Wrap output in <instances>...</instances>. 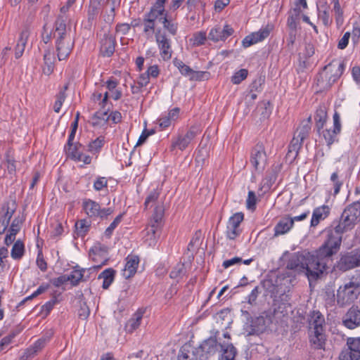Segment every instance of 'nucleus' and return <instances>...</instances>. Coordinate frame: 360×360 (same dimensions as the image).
I'll use <instances>...</instances> for the list:
<instances>
[{
  "label": "nucleus",
  "instance_id": "obj_44",
  "mask_svg": "<svg viewBox=\"0 0 360 360\" xmlns=\"http://www.w3.org/2000/svg\"><path fill=\"white\" fill-rule=\"evenodd\" d=\"M127 262L124 270H136L139 267V258L136 255H130L126 258Z\"/></svg>",
  "mask_w": 360,
  "mask_h": 360
},
{
  "label": "nucleus",
  "instance_id": "obj_30",
  "mask_svg": "<svg viewBox=\"0 0 360 360\" xmlns=\"http://www.w3.org/2000/svg\"><path fill=\"white\" fill-rule=\"evenodd\" d=\"M54 63V54L50 50H46L44 54V65L42 67V71L44 75H50L53 72Z\"/></svg>",
  "mask_w": 360,
  "mask_h": 360
},
{
  "label": "nucleus",
  "instance_id": "obj_8",
  "mask_svg": "<svg viewBox=\"0 0 360 360\" xmlns=\"http://www.w3.org/2000/svg\"><path fill=\"white\" fill-rule=\"evenodd\" d=\"M200 129L198 125L191 126L185 132L179 133L173 137L171 143V150L177 148L181 151L191 146L195 138L200 134Z\"/></svg>",
  "mask_w": 360,
  "mask_h": 360
},
{
  "label": "nucleus",
  "instance_id": "obj_50",
  "mask_svg": "<svg viewBox=\"0 0 360 360\" xmlns=\"http://www.w3.org/2000/svg\"><path fill=\"white\" fill-rule=\"evenodd\" d=\"M89 226H90V224L88 223V221L86 219H82V220L78 221L75 224V228L77 230V235H79V236L85 235L88 232Z\"/></svg>",
  "mask_w": 360,
  "mask_h": 360
},
{
  "label": "nucleus",
  "instance_id": "obj_59",
  "mask_svg": "<svg viewBox=\"0 0 360 360\" xmlns=\"http://www.w3.org/2000/svg\"><path fill=\"white\" fill-rule=\"evenodd\" d=\"M200 233L196 232L188 245V247H187L188 252H193V251H195V250L197 249V248L198 247V245L200 244Z\"/></svg>",
  "mask_w": 360,
  "mask_h": 360
},
{
  "label": "nucleus",
  "instance_id": "obj_14",
  "mask_svg": "<svg viewBox=\"0 0 360 360\" xmlns=\"http://www.w3.org/2000/svg\"><path fill=\"white\" fill-rule=\"evenodd\" d=\"M347 345L349 351L342 352L340 360H359L360 359V337L348 338Z\"/></svg>",
  "mask_w": 360,
  "mask_h": 360
},
{
  "label": "nucleus",
  "instance_id": "obj_48",
  "mask_svg": "<svg viewBox=\"0 0 360 360\" xmlns=\"http://www.w3.org/2000/svg\"><path fill=\"white\" fill-rule=\"evenodd\" d=\"M321 8H324V9L319 10V19L322 21L325 26H328L332 22L329 15V9L327 6H322Z\"/></svg>",
  "mask_w": 360,
  "mask_h": 360
},
{
  "label": "nucleus",
  "instance_id": "obj_17",
  "mask_svg": "<svg viewBox=\"0 0 360 360\" xmlns=\"http://www.w3.org/2000/svg\"><path fill=\"white\" fill-rule=\"evenodd\" d=\"M333 118V129H326L323 130L321 132L323 137L328 146L335 142L337 135L341 131L340 117L337 111H335Z\"/></svg>",
  "mask_w": 360,
  "mask_h": 360
},
{
  "label": "nucleus",
  "instance_id": "obj_64",
  "mask_svg": "<svg viewBox=\"0 0 360 360\" xmlns=\"http://www.w3.org/2000/svg\"><path fill=\"white\" fill-rule=\"evenodd\" d=\"M108 186V180L105 177L100 176L96 179L94 183V188L97 191H101Z\"/></svg>",
  "mask_w": 360,
  "mask_h": 360
},
{
  "label": "nucleus",
  "instance_id": "obj_12",
  "mask_svg": "<svg viewBox=\"0 0 360 360\" xmlns=\"http://www.w3.org/2000/svg\"><path fill=\"white\" fill-rule=\"evenodd\" d=\"M250 161L256 170L262 171L264 169L267 156L263 143H258L252 149Z\"/></svg>",
  "mask_w": 360,
  "mask_h": 360
},
{
  "label": "nucleus",
  "instance_id": "obj_45",
  "mask_svg": "<svg viewBox=\"0 0 360 360\" xmlns=\"http://www.w3.org/2000/svg\"><path fill=\"white\" fill-rule=\"evenodd\" d=\"M164 216V208L162 205H157L155 207L154 212L152 216L151 222L158 224L161 226L162 220Z\"/></svg>",
  "mask_w": 360,
  "mask_h": 360
},
{
  "label": "nucleus",
  "instance_id": "obj_54",
  "mask_svg": "<svg viewBox=\"0 0 360 360\" xmlns=\"http://www.w3.org/2000/svg\"><path fill=\"white\" fill-rule=\"evenodd\" d=\"M243 213L236 212L229 218L228 224L231 226H236V228L239 229V226L240 223L243 221Z\"/></svg>",
  "mask_w": 360,
  "mask_h": 360
},
{
  "label": "nucleus",
  "instance_id": "obj_25",
  "mask_svg": "<svg viewBox=\"0 0 360 360\" xmlns=\"http://www.w3.org/2000/svg\"><path fill=\"white\" fill-rule=\"evenodd\" d=\"M29 36L30 30L27 27H25L20 32L16 46L15 47V58L18 59L22 56Z\"/></svg>",
  "mask_w": 360,
  "mask_h": 360
},
{
  "label": "nucleus",
  "instance_id": "obj_24",
  "mask_svg": "<svg viewBox=\"0 0 360 360\" xmlns=\"http://www.w3.org/2000/svg\"><path fill=\"white\" fill-rule=\"evenodd\" d=\"M340 270H349L360 266V253L343 255L340 260Z\"/></svg>",
  "mask_w": 360,
  "mask_h": 360
},
{
  "label": "nucleus",
  "instance_id": "obj_18",
  "mask_svg": "<svg viewBox=\"0 0 360 360\" xmlns=\"http://www.w3.org/2000/svg\"><path fill=\"white\" fill-rule=\"evenodd\" d=\"M309 342L310 346L316 350H325L326 345V335L325 330H309Z\"/></svg>",
  "mask_w": 360,
  "mask_h": 360
},
{
  "label": "nucleus",
  "instance_id": "obj_52",
  "mask_svg": "<svg viewBox=\"0 0 360 360\" xmlns=\"http://www.w3.org/2000/svg\"><path fill=\"white\" fill-rule=\"evenodd\" d=\"M248 75V71L246 69H241L235 72L234 75L231 77V82L234 84H238L247 78Z\"/></svg>",
  "mask_w": 360,
  "mask_h": 360
},
{
  "label": "nucleus",
  "instance_id": "obj_28",
  "mask_svg": "<svg viewBox=\"0 0 360 360\" xmlns=\"http://www.w3.org/2000/svg\"><path fill=\"white\" fill-rule=\"evenodd\" d=\"M293 226V221L289 215L283 217L274 227L275 237L288 233Z\"/></svg>",
  "mask_w": 360,
  "mask_h": 360
},
{
  "label": "nucleus",
  "instance_id": "obj_6",
  "mask_svg": "<svg viewBox=\"0 0 360 360\" xmlns=\"http://www.w3.org/2000/svg\"><path fill=\"white\" fill-rule=\"evenodd\" d=\"M176 15L174 16L172 15H169L167 12L164 13V14H161L158 16V18L152 21L151 24H148V18H143V34L150 37L155 32L156 24L158 22H161L163 25V27L169 32L172 36H174L177 34L179 24L176 21Z\"/></svg>",
  "mask_w": 360,
  "mask_h": 360
},
{
  "label": "nucleus",
  "instance_id": "obj_42",
  "mask_svg": "<svg viewBox=\"0 0 360 360\" xmlns=\"http://www.w3.org/2000/svg\"><path fill=\"white\" fill-rule=\"evenodd\" d=\"M160 192L158 189H153L151 191L146 198L144 202L145 209H148L149 207H152L158 199L159 198Z\"/></svg>",
  "mask_w": 360,
  "mask_h": 360
},
{
  "label": "nucleus",
  "instance_id": "obj_15",
  "mask_svg": "<svg viewBox=\"0 0 360 360\" xmlns=\"http://www.w3.org/2000/svg\"><path fill=\"white\" fill-rule=\"evenodd\" d=\"M155 41L160 50V55L163 60H169L172 56L171 40L166 34H160V30L155 34Z\"/></svg>",
  "mask_w": 360,
  "mask_h": 360
},
{
  "label": "nucleus",
  "instance_id": "obj_40",
  "mask_svg": "<svg viewBox=\"0 0 360 360\" xmlns=\"http://www.w3.org/2000/svg\"><path fill=\"white\" fill-rule=\"evenodd\" d=\"M278 175L277 167L271 168V171L268 172L266 177L263 179L262 182L264 186L269 188L275 183Z\"/></svg>",
  "mask_w": 360,
  "mask_h": 360
},
{
  "label": "nucleus",
  "instance_id": "obj_16",
  "mask_svg": "<svg viewBox=\"0 0 360 360\" xmlns=\"http://www.w3.org/2000/svg\"><path fill=\"white\" fill-rule=\"evenodd\" d=\"M233 33L234 30L233 27L230 25L226 24L223 27L220 26L212 27L208 34L207 38L214 42L224 41Z\"/></svg>",
  "mask_w": 360,
  "mask_h": 360
},
{
  "label": "nucleus",
  "instance_id": "obj_49",
  "mask_svg": "<svg viewBox=\"0 0 360 360\" xmlns=\"http://www.w3.org/2000/svg\"><path fill=\"white\" fill-rule=\"evenodd\" d=\"M190 346L184 345L183 346L178 355V360H198V358L192 355V352L191 353L188 350Z\"/></svg>",
  "mask_w": 360,
  "mask_h": 360
},
{
  "label": "nucleus",
  "instance_id": "obj_29",
  "mask_svg": "<svg viewBox=\"0 0 360 360\" xmlns=\"http://www.w3.org/2000/svg\"><path fill=\"white\" fill-rule=\"evenodd\" d=\"M109 107H106L105 109H101L96 111L91 117V124L94 127H101L107 123L108 121V111Z\"/></svg>",
  "mask_w": 360,
  "mask_h": 360
},
{
  "label": "nucleus",
  "instance_id": "obj_31",
  "mask_svg": "<svg viewBox=\"0 0 360 360\" xmlns=\"http://www.w3.org/2000/svg\"><path fill=\"white\" fill-rule=\"evenodd\" d=\"M302 11L300 8H293L288 13L287 26L288 28L297 29L300 24Z\"/></svg>",
  "mask_w": 360,
  "mask_h": 360
},
{
  "label": "nucleus",
  "instance_id": "obj_7",
  "mask_svg": "<svg viewBox=\"0 0 360 360\" xmlns=\"http://www.w3.org/2000/svg\"><path fill=\"white\" fill-rule=\"evenodd\" d=\"M241 313L247 319L243 329L248 336L259 335L264 333L271 322L267 315L262 314L252 318L247 310L241 309Z\"/></svg>",
  "mask_w": 360,
  "mask_h": 360
},
{
  "label": "nucleus",
  "instance_id": "obj_43",
  "mask_svg": "<svg viewBox=\"0 0 360 360\" xmlns=\"http://www.w3.org/2000/svg\"><path fill=\"white\" fill-rule=\"evenodd\" d=\"M311 130V124L309 122L302 123L300 126L297 129L295 134L298 136V138H302L304 141L306 138L308 137L309 134V131Z\"/></svg>",
  "mask_w": 360,
  "mask_h": 360
},
{
  "label": "nucleus",
  "instance_id": "obj_53",
  "mask_svg": "<svg viewBox=\"0 0 360 360\" xmlns=\"http://www.w3.org/2000/svg\"><path fill=\"white\" fill-rule=\"evenodd\" d=\"M100 6L101 5H96V4H94V2H91L90 1V4L89 6L88 13H87L88 20L89 22H92L96 18V17L99 13V11H100Z\"/></svg>",
  "mask_w": 360,
  "mask_h": 360
},
{
  "label": "nucleus",
  "instance_id": "obj_9",
  "mask_svg": "<svg viewBox=\"0 0 360 360\" xmlns=\"http://www.w3.org/2000/svg\"><path fill=\"white\" fill-rule=\"evenodd\" d=\"M359 284L350 281L340 286L337 292V302L340 307L352 304L359 296Z\"/></svg>",
  "mask_w": 360,
  "mask_h": 360
},
{
  "label": "nucleus",
  "instance_id": "obj_3",
  "mask_svg": "<svg viewBox=\"0 0 360 360\" xmlns=\"http://www.w3.org/2000/svg\"><path fill=\"white\" fill-rule=\"evenodd\" d=\"M278 273L280 271H269L266 278L262 281V287L273 297L275 314L278 312L282 305L285 308L288 302L289 298L285 293V288L289 287L291 281L288 271Z\"/></svg>",
  "mask_w": 360,
  "mask_h": 360
},
{
  "label": "nucleus",
  "instance_id": "obj_63",
  "mask_svg": "<svg viewBox=\"0 0 360 360\" xmlns=\"http://www.w3.org/2000/svg\"><path fill=\"white\" fill-rule=\"evenodd\" d=\"M22 224V220L18 217H15L11 223L8 232L17 234L21 229Z\"/></svg>",
  "mask_w": 360,
  "mask_h": 360
},
{
  "label": "nucleus",
  "instance_id": "obj_34",
  "mask_svg": "<svg viewBox=\"0 0 360 360\" xmlns=\"http://www.w3.org/2000/svg\"><path fill=\"white\" fill-rule=\"evenodd\" d=\"M49 340L48 337H42L27 349L34 357L45 347Z\"/></svg>",
  "mask_w": 360,
  "mask_h": 360
},
{
  "label": "nucleus",
  "instance_id": "obj_38",
  "mask_svg": "<svg viewBox=\"0 0 360 360\" xmlns=\"http://www.w3.org/2000/svg\"><path fill=\"white\" fill-rule=\"evenodd\" d=\"M25 252V245L24 243L20 240H18L15 242V243L13 245L12 250H11V257L12 258L15 259H20Z\"/></svg>",
  "mask_w": 360,
  "mask_h": 360
},
{
  "label": "nucleus",
  "instance_id": "obj_36",
  "mask_svg": "<svg viewBox=\"0 0 360 360\" xmlns=\"http://www.w3.org/2000/svg\"><path fill=\"white\" fill-rule=\"evenodd\" d=\"M314 119L316 121V127L317 128V130L319 133L321 134V130L323 128V126L326 122V112L322 108L318 109L316 112Z\"/></svg>",
  "mask_w": 360,
  "mask_h": 360
},
{
  "label": "nucleus",
  "instance_id": "obj_41",
  "mask_svg": "<svg viewBox=\"0 0 360 360\" xmlns=\"http://www.w3.org/2000/svg\"><path fill=\"white\" fill-rule=\"evenodd\" d=\"M92 99L95 102H98V105L100 108L105 109L106 107H108V93L105 92L103 96L101 93L94 92L92 94Z\"/></svg>",
  "mask_w": 360,
  "mask_h": 360
},
{
  "label": "nucleus",
  "instance_id": "obj_39",
  "mask_svg": "<svg viewBox=\"0 0 360 360\" xmlns=\"http://www.w3.org/2000/svg\"><path fill=\"white\" fill-rule=\"evenodd\" d=\"M173 64L179 70L182 75L188 77L189 78L191 77L193 70L184 64L183 61L176 58L173 60Z\"/></svg>",
  "mask_w": 360,
  "mask_h": 360
},
{
  "label": "nucleus",
  "instance_id": "obj_19",
  "mask_svg": "<svg viewBox=\"0 0 360 360\" xmlns=\"http://www.w3.org/2000/svg\"><path fill=\"white\" fill-rule=\"evenodd\" d=\"M343 325L349 329L360 326V309L358 307H352L342 317Z\"/></svg>",
  "mask_w": 360,
  "mask_h": 360
},
{
  "label": "nucleus",
  "instance_id": "obj_5",
  "mask_svg": "<svg viewBox=\"0 0 360 360\" xmlns=\"http://www.w3.org/2000/svg\"><path fill=\"white\" fill-rule=\"evenodd\" d=\"M345 68L344 61L333 60L326 65L317 77L316 85L320 91L327 90L336 82L342 75Z\"/></svg>",
  "mask_w": 360,
  "mask_h": 360
},
{
  "label": "nucleus",
  "instance_id": "obj_1",
  "mask_svg": "<svg viewBox=\"0 0 360 360\" xmlns=\"http://www.w3.org/2000/svg\"><path fill=\"white\" fill-rule=\"evenodd\" d=\"M360 221V202L356 201L348 205L343 210L339 221H333L326 229L327 238L322 245L321 252L328 247V255H335L340 250L342 234L352 230Z\"/></svg>",
  "mask_w": 360,
  "mask_h": 360
},
{
  "label": "nucleus",
  "instance_id": "obj_46",
  "mask_svg": "<svg viewBox=\"0 0 360 360\" xmlns=\"http://www.w3.org/2000/svg\"><path fill=\"white\" fill-rule=\"evenodd\" d=\"M271 32V29L269 26L260 29L258 32H252V37L255 38L257 43L260 42L267 38Z\"/></svg>",
  "mask_w": 360,
  "mask_h": 360
},
{
  "label": "nucleus",
  "instance_id": "obj_37",
  "mask_svg": "<svg viewBox=\"0 0 360 360\" xmlns=\"http://www.w3.org/2000/svg\"><path fill=\"white\" fill-rule=\"evenodd\" d=\"M82 146L79 143H72L70 146H65V150L70 159L75 160L82 153L80 151Z\"/></svg>",
  "mask_w": 360,
  "mask_h": 360
},
{
  "label": "nucleus",
  "instance_id": "obj_13",
  "mask_svg": "<svg viewBox=\"0 0 360 360\" xmlns=\"http://www.w3.org/2000/svg\"><path fill=\"white\" fill-rule=\"evenodd\" d=\"M99 44L100 53L103 57H110L113 55L115 50L116 39L110 32H105L102 37L101 36Z\"/></svg>",
  "mask_w": 360,
  "mask_h": 360
},
{
  "label": "nucleus",
  "instance_id": "obj_55",
  "mask_svg": "<svg viewBox=\"0 0 360 360\" xmlns=\"http://www.w3.org/2000/svg\"><path fill=\"white\" fill-rule=\"evenodd\" d=\"M210 73L207 71H195L193 70V73L190 77V80L193 81H202L207 80L209 79Z\"/></svg>",
  "mask_w": 360,
  "mask_h": 360
},
{
  "label": "nucleus",
  "instance_id": "obj_60",
  "mask_svg": "<svg viewBox=\"0 0 360 360\" xmlns=\"http://www.w3.org/2000/svg\"><path fill=\"white\" fill-rule=\"evenodd\" d=\"M257 203V197L255 192L250 191L248 192V198L246 200V207L249 210H255Z\"/></svg>",
  "mask_w": 360,
  "mask_h": 360
},
{
  "label": "nucleus",
  "instance_id": "obj_51",
  "mask_svg": "<svg viewBox=\"0 0 360 360\" xmlns=\"http://www.w3.org/2000/svg\"><path fill=\"white\" fill-rule=\"evenodd\" d=\"M5 160L7 163V169L8 173H15L16 171L15 160L11 155V152L10 150H8L6 153Z\"/></svg>",
  "mask_w": 360,
  "mask_h": 360
},
{
  "label": "nucleus",
  "instance_id": "obj_57",
  "mask_svg": "<svg viewBox=\"0 0 360 360\" xmlns=\"http://www.w3.org/2000/svg\"><path fill=\"white\" fill-rule=\"evenodd\" d=\"M303 140L302 138H298L295 134L289 145L290 146V153L292 152H299L300 149L302 147Z\"/></svg>",
  "mask_w": 360,
  "mask_h": 360
},
{
  "label": "nucleus",
  "instance_id": "obj_27",
  "mask_svg": "<svg viewBox=\"0 0 360 360\" xmlns=\"http://www.w3.org/2000/svg\"><path fill=\"white\" fill-rule=\"evenodd\" d=\"M144 312L143 309H139L132 315L124 326L127 333H132L140 326Z\"/></svg>",
  "mask_w": 360,
  "mask_h": 360
},
{
  "label": "nucleus",
  "instance_id": "obj_20",
  "mask_svg": "<svg viewBox=\"0 0 360 360\" xmlns=\"http://www.w3.org/2000/svg\"><path fill=\"white\" fill-rule=\"evenodd\" d=\"M218 340L219 352L221 353L219 360H235L237 349L233 345L229 340L221 341L220 338H218Z\"/></svg>",
  "mask_w": 360,
  "mask_h": 360
},
{
  "label": "nucleus",
  "instance_id": "obj_61",
  "mask_svg": "<svg viewBox=\"0 0 360 360\" xmlns=\"http://www.w3.org/2000/svg\"><path fill=\"white\" fill-rule=\"evenodd\" d=\"M259 293H260V292L259 291V287L258 286L255 287L254 289L251 291V292L245 298L247 300V302L248 304H250V305H255L256 300H257Z\"/></svg>",
  "mask_w": 360,
  "mask_h": 360
},
{
  "label": "nucleus",
  "instance_id": "obj_23",
  "mask_svg": "<svg viewBox=\"0 0 360 360\" xmlns=\"http://www.w3.org/2000/svg\"><path fill=\"white\" fill-rule=\"evenodd\" d=\"M167 0H156L155 3L150 7L149 11L145 13L143 18H148V24H151L152 21L158 18V16L165 13V4Z\"/></svg>",
  "mask_w": 360,
  "mask_h": 360
},
{
  "label": "nucleus",
  "instance_id": "obj_26",
  "mask_svg": "<svg viewBox=\"0 0 360 360\" xmlns=\"http://www.w3.org/2000/svg\"><path fill=\"white\" fill-rule=\"evenodd\" d=\"M330 214V207L328 205H322L315 208L312 213L310 225L316 226L319 222L325 219Z\"/></svg>",
  "mask_w": 360,
  "mask_h": 360
},
{
  "label": "nucleus",
  "instance_id": "obj_2",
  "mask_svg": "<svg viewBox=\"0 0 360 360\" xmlns=\"http://www.w3.org/2000/svg\"><path fill=\"white\" fill-rule=\"evenodd\" d=\"M321 248L322 245L316 254L285 251L280 259L281 265L285 266L287 270H328L333 265L331 257L333 255L328 254L330 250L328 247L323 252H321Z\"/></svg>",
  "mask_w": 360,
  "mask_h": 360
},
{
  "label": "nucleus",
  "instance_id": "obj_33",
  "mask_svg": "<svg viewBox=\"0 0 360 360\" xmlns=\"http://www.w3.org/2000/svg\"><path fill=\"white\" fill-rule=\"evenodd\" d=\"M89 255L92 258V260L95 262V264L91 267H89L88 269L82 268L79 270H82V271L91 270L92 269L96 270L99 268H101L107 262V259H104L101 263H98V259L101 255H100V252L98 251L97 249H91L89 252ZM78 267H79L78 265H76V266H72V269L74 270H78L77 269Z\"/></svg>",
  "mask_w": 360,
  "mask_h": 360
},
{
  "label": "nucleus",
  "instance_id": "obj_10",
  "mask_svg": "<svg viewBox=\"0 0 360 360\" xmlns=\"http://www.w3.org/2000/svg\"><path fill=\"white\" fill-rule=\"evenodd\" d=\"M219 332H216L214 337H210L204 340L202 343L192 351V355L198 358V360H207L210 356L219 352V346L217 340Z\"/></svg>",
  "mask_w": 360,
  "mask_h": 360
},
{
  "label": "nucleus",
  "instance_id": "obj_21",
  "mask_svg": "<svg viewBox=\"0 0 360 360\" xmlns=\"http://www.w3.org/2000/svg\"><path fill=\"white\" fill-rule=\"evenodd\" d=\"M72 273L68 276L63 275L56 278L51 279V282L54 286L58 288L61 287L68 281H70L72 286L77 285L84 275L82 274V271H72Z\"/></svg>",
  "mask_w": 360,
  "mask_h": 360
},
{
  "label": "nucleus",
  "instance_id": "obj_35",
  "mask_svg": "<svg viewBox=\"0 0 360 360\" xmlns=\"http://www.w3.org/2000/svg\"><path fill=\"white\" fill-rule=\"evenodd\" d=\"M116 271H102L98 276V280L103 279L102 288L108 289L115 279Z\"/></svg>",
  "mask_w": 360,
  "mask_h": 360
},
{
  "label": "nucleus",
  "instance_id": "obj_4",
  "mask_svg": "<svg viewBox=\"0 0 360 360\" xmlns=\"http://www.w3.org/2000/svg\"><path fill=\"white\" fill-rule=\"evenodd\" d=\"M69 20L65 15L56 18L53 27V38L59 60H65L70 54L75 44L70 36V27L68 25Z\"/></svg>",
  "mask_w": 360,
  "mask_h": 360
},
{
  "label": "nucleus",
  "instance_id": "obj_22",
  "mask_svg": "<svg viewBox=\"0 0 360 360\" xmlns=\"http://www.w3.org/2000/svg\"><path fill=\"white\" fill-rule=\"evenodd\" d=\"M309 326V330H325V319L323 315L317 310L310 311L308 317Z\"/></svg>",
  "mask_w": 360,
  "mask_h": 360
},
{
  "label": "nucleus",
  "instance_id": "obj_58",
  "mask_svg": "<svg viewBox=\"0 0 360 360\" xmlns=\"http://www.w3.org/2000/svg\"><path fill=\"white\" fill-rule=\"evenodd\" d=\"M240 234V229L229 225L227 223L226 236L230 240H234Z\"/></svg>",
  "mask_w": 360,
  "mask_h": 360
},
{
  "label": "nucleus",
  "instance_id": "obj_56",
  "mask_svg": "<svg viewBox=\"0 0 360 360\" xmlns=\"http://www.w3.org/2000/svg\"><path fill=\"white\" fill-rule=\"evenodd\" d=\"M207 39V35L205 32H198L193 34L192 41L195 46L203 45Z\"/></svg>",
  "mask_w": 360,
  "mask_h": 360
},
{
  "label": "nucleus",
  "instance_id": "obj_11",
  "mask_svg": "<svg viewBox=\"0 0 360 360\" xmlns=\"http://www.w3.org/2000/svg\"><path fill=\"white\" fill-rule=\"evenodd\" d=\"M82 208L85 213L91 218H103L112 213L110 207L101 209L100 205L91 199H84L82 202Z\"/></svg>",
  "mask_w": 360,
  "mask_h": 360
},
{
  "label": "nucleus",
  "instance_id": "obj_32",
  "mask_svg": "<svg viewBox=\"0 0 360 360\" xmlns=\"http://www.w3.org/2000/svg\"><path fill=\"white\" fill-rule=\"evenodd\" d=\"M160 228V226L158 224L150 222L143 231V238L148 241L150 245L155 243Z\"/></svg>",
  "mask_w": 360,
  "mask_h": 360
},
{
  "label": "nucleus",
  "instance_id": "obj_47",
  "mask_svg": "<svg viewBox=\"0 0 360 360\" xmlns=\"http://www.w3.org/2000/svg\"><path fill=\"white\" fill-rule=\"evenodd\" d=\"M104 144V138L102 136H99L94 141L89 143V151L92 153H98L101 148L103 146Z\"/></svg>",
  "mask_w": 360,
  "mask_h": 360
},
{
  "label": "nucleus",
  "instance_id": "obj_62",
  "mask_svg": "<svg viewBox=\"0 0 360 360\" xmlns=\"http://www.w3.org/2000/svg\"><path fill=\"white\" fill-rule=\"evenodd\" d=\"M8 254L7 248H0V268L2 269L7 268Z\"/></svg>",
  "mask_w": 360,
  "mask_h": 360
}]
</instances>
